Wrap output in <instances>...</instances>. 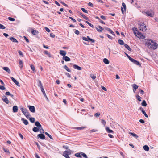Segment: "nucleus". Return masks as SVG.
I'll return each mask as SVG.
<instances>
[{
	"label": "nucleus",
	"instance_id": "obj_61",
	"mask_svg": "<svg viewBox=\"0 0 158 158\" xmlns=\"http://www.w3.org/2000/svg\"><path fill=\"white\" fill-rule=\"evenodd\" d=\"M74 33L77 35H79V31L78 30H76Z\"/></svg>",
	"mask_w": 158,
	"mask_h": 158
},
{
	"label": "nucleus",
	"instance_id": "obj_51",
	"mask_svg": "<svg viewBox=\"0 0 158 158\" xmlns=\"http://www.w3.org/2000/svg\"><path fill=\"white\" fill-rule=\"evenodd\" d=\"M137 99L139 101H141V97L138 95H137L136 96Z\"/></svg>",
	"mask_w": 158,
	"mask_h": 158
},
{
	"label": "nucleus",
	"instance_id": "obj_17",
	"mask_svg": "<svg viewBox=\"0 0 158 158\" xmlns=\"http://www.w3.org/2000/svg\"><path fill=\"white\" fill-rule=\"evenodd\" d=\"M9 39L11 40L13 42L16 43H18V41L17 40L13 37H10L9 38Z\"/></svg>",
	"mask_w": 158,
	"mask_h": 158
},
{
	"label": "nucleus",
	"instance_id": "obj_60",
	"mask_svg": "<svg viewBox=\"0 0 158 158\" xmlns=\"http://www.w3.org/2000/svg\"><path fill=\"white\" fill-rule=\"evenodd\" d=\"M98 131L96 129H93L90 131V132H94L97 131Z\"/></svg>",
	"mask_w": 158,
	"mask_h": 158
},
{
	"label": "nucleus",
	"instance_id": "obj_8",
	"mask_svg": "<svg viewBox=\"0 0 158 158\" xmlns=\"http://www.w3.org/2000/svg\"><path fill=\"white\" fill-rule=\"evenodd\" d=\"M123 7L121 8V10L123 14H124V12H126V6L125 3L124 2L122 3Z\"/></svg>",
	"mask_w": 158,
	"mask_h": 158
},
{
	"label": "nucleus",
	"instance_id": "obj_45",
	"mask_svg": "<svg viewBox=\"0 0 158 158\" xmlns=\"http://www.w3.org/2000/svg\"><path fill=\"white\" fill-rule=\"evenodd\" d=\"M44 133L45 134L47 135L51 139H53V138L52 137L51 135H50L48 134V132H45Z\"/></svg>",
	"mask_w": 158,
	"mask_h": 158
},
{
	"label": "nucleus",
	"instance_id": "obj_31",
	"mask_svg": "<svg viewBox=\"0 0 158 158\" xmlns=\"http://www.w3.org/2000/svg\"><path fill=\"white\" fill-rule=\"evenodd\" d=\"M106 130L108 133H113V131L112 130L110 129L108 127L106 128Z\"/></svg>",
	"mask_w": 158,
	"mask_h": 158
},
{
	"label": "nucleus",
	"instance_id": "obj_32",
	"mask_svg": "<svg viewBox=\"0 0 158 158\" xmlns=\"http://www.w3.org/2000/svg\"><path fill=\"white\" fill-rule=\"evenodd\" d=\"M103 61L105 64H108L109 63V61L106 58H104L103 60Z\"/></svg>",
	"mask_w": 158,
	"mask_h": 158
},
{
	"label": "nucleus",
	"instance_id": "obj_7",
	"mask_svg": "<svg viewBox=\"0 0 158 158\" xmlns=\"http://www.w3.org/2000/svg\"><path fill=\"white\" fill-rule=\"evenodd\" d=\"M71 154V152H70V150L69 151H66L63 152V155L66 158H70L69 155Z\"/></svg>",
	"mask_w": 158,
	"mask_h": 158
},
{
	"label": "nucleus",
	"instance_id": "obj_44",
	"mask_svg": "<svg viewBox=\"0 0 158 158\" xmlns=\"http://www.w3.org/2000/svg\"><path fill=\"white\" fill-rule=\"evenodd\" d=\"M64 68L68 72H70L71 70L66 65H65L64 66Z\"/></svg>",
	"mask_w": 158,
	"mask_h": 158
},
{
	"label": "nucleus",
	"instance_id": "obj_6",
	"mask_svg": "<svg viewBox=\"0 0 158 158\" xmlns=\"http://www.w3.org/2000/svg\"><path fill=\"white\" fill-rule=\"evenodd\" d=\"M139 28L140 31L143 32L145 31L147 29L146 25L143 23L139 25Z\"/></svg>",
	"mask_w": 158,
	"mask_h": 158
},
{
	"label": "nucleus",
	"instance_id": "obj_34",
	"mask_svg": "<svg viewBox=\"0 0 158 158\" xmlns=\"http://www.w3.org/2000/svg\"><path fill=\"white\" fill-rule=\"evenodd\" d=\"M89 38H90L88 36H87V37H82V39L83 40H85V41H89Z\"/></svg>",
	"mask_w": 158,
	"mask_h": 158
},
{
	"label": "nucleus",
	"instance_id": "obj_33",
	"mask_svg": "<svg viewBox=\"0 0 158 158\" xmlns=\"http://www.w3.org/2000/svg\"><path fill=\"white\" fill-rule=\"evenodd\" d=\"M129 134L131 135L132 136L135 137L136 139H137L139 136L135 133L132 132H129Z\"/></svg>",
	"mask_w": 158,
	"mask_h": 158
},
{
	"label": "nucleus",
	"instance_id": "obj_52",
	"mask_svg": "<svg viewBox=\"0 0 158 158\" xmlns=\"http://www.w3.org/2000/svg\"><path fill=\"white\" fill-rule=\"evenodd\" d=\"M6 28V27L3 25L0 24V29H4Z\"/></svg>",
	"mask_w": 158,
	"mask_h": 158
},
{
	"label": "nucleus",
	"instance_id": "obj_42",
	"mask_svg": "<svg viewBox=\"0 0 158 158\" xmlns=\"http://www.w3.org/2000/svg\"><path fill=\"white\" fill-rule=\"evenodd\" d=\"M141 105L143 106H146L147 104L145 100H143V102L141 103Z\"/></svg>",
	"mask_w": 158,
	"mask_h": 158
},
{
	"label": "nucleus",
	"instance_id": "obj_64",
	"mask_svg": "<svg viewBox=\"0 0 158 158\" xmlns=\"http://www.w3.org/2000/svg\"><path fill=\"white\" fill-rule=\"evenodd\" d=\"M65 74L69 78L71 77V75L69 73H66Z\"/></svg>",
	"mask_w": 158,
	"mask_h": 158
},
{
	"label": "nucleus",
	"instance_id": "obj_49",
	"mask_svg": "<svg viewBox=\"0 0 158 158\" xmlns=\"http://www.w3.org/2000/svg\"><path fill=\"white\" fill-rule=\"evenodd\" d=\"M81 9L84 12L86 13H88V11L86 10L85 9V8H81Z\"/></svg>",
	"mask_w": 158,
	"mask_h": 158
},
{
	"label": "nucleus",
	"instance_id": "obj_63",
	"mask_svg": "<svg viewBox=\"0 0 158 158\" xmlns=\"http://www.w3.org/2000/svg\"><path fill=\"white\" fill-rule=\"evenodd\" d=\"M24 39L26 40V41L27 43L29 42V41L28 39L26 36H24Z\"/></svg>",
	"mask_w": 158,
	"mask_h": 158
},
{
	"label": "nucleus",
	"instance_id": "obj_30",
	"mask_svg": "<svg viewBox=\"0 0 158 158\" xmlns=\"http://www.w3.org/2000/svg\"><path fill=\"white\" fill-rule=\"evenodd\" d=\"M41 91L43 93L44 95V96L47 99V100H48V99L46 95V94L45 93V92L44 91V89L42 88V89H41Z\"/></svg>",
	"mask_w": 158,
	"mask_h": 158
},
{
	"label": "nucleus",
	"instance_id": "obj_62",
	"mask_svg": "<svg viewBox=\"0 0 158 158\" xmlns=\"http://www.w3.org/2000/svg\"><path fill=\"white\" fill-rule=\"evenodd\" d=\"M88 5L89 6H90V7H93V4L92 3L90 2H89V3H88Z\"/></svg>",
	"mask_w": 158,
	"mask_h": 158
},
{
	"label": "nucleus",
	"instance_id": "obj_2",
	"mask_svg": "<svg viewBox=\"0 0 158 158\" xmlns=\"http://www.w3.org/2000/svg\"><path fill=\"white\" fill-rule=\"evenodd\" d=\"M134 33L135 36L137 37L140 39H143L145 38V36L141 33L139 32L137 30V28H135Z\"/></svg>",
	"mask_w": 158,
	"mask_h": 158
},
{
	"label": "nucleus",
	"instance_id": "obj_46",
	"mask_svg": "<svg viewBox=\"0 0 158 158\" xmlns=\"http://www.w3.org/2000/svg\"><path fill=\"white\" fill-rule=\"evenodd\" d=\"M31 69L33 71L35 72V68L34 66L33 65H31Z\"/></svg>",
	"mask_w": 158,
	"mask_h": 158
},
{
	"label": "nucleus",
	"instance_id": "obj_21",
	"mask_svg": "<svg viewBox=\"0 0 158 158\" xmlns=\"http://www.w3.org/2000/svg\"><path fill=\"white\" fill-rule=\"evenodd\" d=\"M44 53L47 55V56L49 58H50L51 57V53L49 52L47 50H45L44 52Z\"/></svg>",
	"mask_w": 158,
	"mask_h": 158
},
{
	"label": "nucleus",
	"instance_id": "obj_22",
	"mask_svg": "<svg viewBox=\"0 0 158 158\" xmlns=\"http://www.w3.org/2000/svg\"><path fill=\"white\" fill-rule=\"evenodd\" d=\"M63 59L65 60L66 61H69L70 60V59L67 56H63Z\"/></svg>",
	"mask_w": 158,
	"mask_h": 158
},
{
	"label": "nucleus",
	"instance_id": "obj_5",
	"mask_svg": "<svg viewBox=\"0 0 158 158\" xmlns=\"http://www.w3.org/2000/svg\"><path fill=\"white\" fill-rule=\"evenodd\" d=\"M75 156L79 158H81L82 156H83L84 158H88L86 155L82 152L76 153L75 154Z\"/></svg>",
	"mask_w": 158,
	"mask_h": 158
},
{
	"label": "nucleus",
	"instance_id": "obj_57",
	"mask_svg": "<svg viewBox=\"0 0 158 158\" xmlns=\"http://www.w3.org/2000/svg\"><path fill=\"white\" fill-rule=\"evenodd\" d=\"M101 122H102V124H104V125H105V124H106V121H105V120H104L102 119V121H101Z\"/></svg>",
	"mask_w": 158,
	"mask_h": 158
},
{
	"label": "nucleus",
	"instance_id": "obj_47",
	"mask_svg": "<svg viewBox=\"0 0 158 158\" xmlns=\"http://www.w3.org/2000/svg\"><path fill=\"white\" fill-rule=\"evenodd\" d=\"M3 149L4 151L5 152H6L7 153H10L8 149L5 148H3Z\"/></svg>",
	"mask_w": 158,
	"mask_h": 158
},
{
	"label": "nucleus",
	"instance_id": "obj_58",
	"mask_svg": "<svg viewBox=\"0 0 158 158\" xmlns=\"http://www.w3.org/2000/svg\"><path fill=\"white\" fill-rule=\"evenodd\" d=\"M106 35H107V36L108 37V38L110 39H112V37L110 35H109V34H106Z\"/></svg>",
	"mask_w": 158,
	"mask_h": 158
},
{
	"label": "nucleus",
	"instance_id": "obj_13",
	"mask_svg": "<svg viewBox=\"0 0 158 158\" xmlns=\"http://www.w3.org/2000/svg\"><path fill=\"white\" fill-rule=\"evenodd\" d=\"M37 137L38 138H40L41 139H45L44 135L43 134H40L38 135Z\"/></svg>",
	"mask_w": 158,
	"mask_h": 158
},
{
	"label": "nucleus",
	"instance_id": "obj_36",
	"mask_svg": "<svg viewBox=\"0 0 158 158\" xmlns=\"http://www.w3.org/2000/svg\"><path fill=\"white\" fill-rule=\"evenodd\" d=\"M124 46L128 50H129L130 51H131V49L129 47V46L127 44H124Z\"/></svg>",
	"mask_w": 158,
	"mask_h": 158
},
{
	"label": "nucleus",
	"instance_id": "obj_26",
	"mask_svg": "<svg viewBox=\"0 0 158 158\" xmlns=\"http://www.w3.org/2000/svg\"><path fill=\"white\" fill-rule=\"evenodd\" d=\"M18 111V107L17 106H14L13 107V112H16Z\"/></svg>",
	"mask_w": 158,
	"mask_h": 158
},
{
	"label": "nucleus",
	"instance_id": "obj_43",
	"mask_svg": "<svg viewBox=\"0 0 158 158\" xmlns=\"http://www.w3.org/2000/svg\"><path fill=\"white\" fill-rule=\"evenodd\" d=\"M19 64L20 65V67L22 69L23 67V62L21 60H19Z\"/></svg>",
	"mask_w": 158,
	"mask_h": 158
},
{
	"label": "nucleus",
	"instance_id": "obj_27",
	"mask_svg": "<svg viewBox=\"0 0 158 158\" xmlns=\"http://www.w3.org/2000/svg\"><path fill=\"white\" fill-rule=\"evenodd\" d=\"M79 14L82 16L85 19L87 20H89V19L88 17L85 16L82 13H80Z\"/></svg>",
	"mask_w": 158,
	"mask_h": 158
},
{
	"label": "nucleus",
	"instance_id": "obj_23",
	"mask_svg": "<svg viewBox=\"0 0 158 158\" xmlns=\"http://www.w3.org/2000/svg\"><path fill=\"white\" fill-rule=\"evenodd\" d=\"M140 110H141V111L142 112V113L144 114V116L145 117L148 118V115L145 112V111L143 110V109L142 107H140Z\"/></svg>",
	"mask_w": 158,
	"mask_h": 158
},
{
	"label": "nucleus",
	"instance_id": "obj_19",
	"mask_svg": "<svg viewBox=\"0 0 158 158\" xmlns=\"http://www.w3.org/2000/svg\"><path fill=\"white\" fill-rule=\"evenodd\" d=\"M99 29H98L97 27H96L95 28L97 30V31L99 32H101L102 30H104V29L101 26H98Z\"/></svg>",
	"mask_w": 158,
	"mask_h": 158
},
{
	"label": "nucleus",
	"instance_id": "obj_14",
	"mask_svg": "<svg viewBox=\"0 0 158 158\" xmlns=\"http://www.w3.org/2000/svg\"><path fill=\"white\" fill-rule=\"evenodd\" d=\"M28 107H29V110L32 113L35 112V109L34 106H30Z\"/></svg>",
	"mask_w": 158,
	"mask_h": 158
},
{
	"label": "nucleus",
	"instance_id": "obj_9",
	"mask_svg": "<svg viewBox=\"0 0 158 158\" xmlns=\"http://www.w3.org/2000/svg\"><path fill=\"white\" fill-rule=\"evenodd\" d=\"M35 124L36 126L38 127L39 128H41L42 130V131H40V132L44 133V130L42 129L41 127V125L40 124L39 122L38 121H36L35 123Z\"/></svg>",
	"mask_w": 158,
	"mask_h": 158
},
{
	"label": "nucleus",
	"instance_id": "obj_55",
	"mask_svg": "<svg viewBox=\"0 0 158 158\" xmlns=\"http://www.w3.org/2000/svg\"><path fill=\"white\" fill-rule=\"evenodd\" d=\"M45 29L46 30V31L48 32H49L50 31V30L48 27H45Z\"/></svg>",
	"mask_w": 158,
	"mask_h": 158
},
{
	"label": "nucleus",
	"instance_id": "obj_18",
	"mask_svg": "<svg viewBox=\"0 0 158 158\" xmlns=\"http://www.w3.org/2000/svg\"><path fill=\"white\" fill-rule=\"evenodd\" d=\"M3 69L5 71L7 72L9 74L10 73V70L8 67H3Z\"/></svg>",
	"mask_w": 158,
	"mask_h": 158
},
{
	"label": "nucleus",
	"instance_id": "obj_37",
	"mask_svg": "<svg viewBox=\"0 0 158 158\" xmlns=\"http://www.w3.org/2000/svg\"><path fill=\"white\" fill-rule=\"evenodd\" d=\"M143 148L144 150L146 151H148L149 150V148L147 145L144 146Z\"/></svg>",
	"mask_w": 158,
	"mask_h": 158
},
{
	"label": "nucleus",
	"instance_id": "obj_28",
	"mask_svg": "<svg viewBox=\"0 0 158 158\" xmlns=\"http://www.w3.org/2000/svg\"><path fill=\"white\" fill-rule=\"evenodd\" d=\"M21 120L23 122V123L25 125H27L28 124V122L27 120L23 118H22Z\"/></svg>",
	"mask_w": 158,
	"mask_h": 158
},
{
	"label": "nucleus",
	"instance_id": "obj_35",
	"mask_svg": "<svg viewBox=\"0 0 158 158\" xmlns=\"http://www.w3.org/2000/svg\"><path fill=\"white\" fill-rule=\"evenodd\" d=\"M86 127H75V129H77V130H82L85 128H86Z\"/></svg>",
	"mask_w": 158,
	"mask_h": 158
},
{
	"label": "nucleus",
	"instance_id": "obj_15",
	"mask_svg": "<svg viewBox=\"0 0 158 158\" xmlns=\"http://www.w3.org/2000/svg\"><path fill=\"white\" fill-rule=\"evenodd\" d=\"M60 55L64 56L66 54V52L65 51L60 50Z\"/></svg>",
	"mask_w": 158,
	"mask_h": 158
},
{
	"label": "nucleus",
	"instance_id": "obj_24",
	"mask_svg": "<svg viewBox=\"0 0 158 158\" xmlns=\"http://www.w3.org/2000/svg\"><path fill=\"white\" fill-rule=\"evenodd\" d=\"M73 67L74 68L77 69L78 70H80L81 69V68L78 66L76 64H74L73 65Z\"/></svg>",
	"mask_w": 158,
	"mask_h": 158
},
{
	"label": "nucleus",
	"instance_id": "obj_16",
	"mask_svg": "<svg viewBox=\"0 0 158 158\" xmlns=\"http://www.w3.org/2000/svg\"><path fill=\"white\" fill-rule=\"evenodd\" d=\"M133 90L134 92H135L136 90L138 88V86L135 84H133L132 85Z\"/></svg>",
	"mask_w": 158,
	"mask_h": 158
},
{
	"label": "nucleus",
	"instance_id": "obj_10",
	"mask_svg": "<svg viewBox=\"0 0 158 158\" xmlns=\"http://www.w3.org/2000/svg\"><path fill=\"white\" fill-rule=\"evenodd\" d=\"M10 78L13 81V82L15 83L16 84V85L19 87L20 86V85L19 83L17 81H16L14 77H11Z\"/></svg>",
	"mask_w": 158,
	"mask_h": 158
},
{
	"label": "nucleus",
	"instance_id": "obj_50",
	"mask_svg": "<svg viewBox=\"0 0 158 158\" xmlns=\"http://www.w3.org/2000/svg\"><path fill=\"white\" fill-rule=\"evenodd\" d=\"M8 19L10 21H15V19L14 18H11V17H9L8 18Z\"/></svg>",
	"mask_w": 158,
	"mask_h": 158
},
{
	"label": "nucleus",
	"instance_id": "obj_40",
	"mask_svg": "<svg viewBox=\"0 0 158 158\" xmlns=\"http://www.w3.org/2000/svg\"><path fill=\"white\" fill-rule=\"evenodd\" d=\"M118 43L120 44V45H124V42H123V41L122 40H118Z\"/></svg>",
	"mask_w": 158,
	"mask_h": 158
},
{
	"label": "nucleus",
	"instance_id": "obj_1",
	"mask_svg": "<svg viewBox=\"0 0 158 158\" xmlns=\"http://www.w3.org/2000/svg\"><path fill=\"white\" fill-rule=\"evenodd\" d=\"M145 45L150 49L155 50L158 47V44L156 42H153L151 40H148L145 42Z\"/></svg>",
	"mask_w": 158,
	"mask_h": 158
},
{
	"label": "nucleus",
	"instance_id": "obj_59",
	"mask_svg": "<svg viewBox=\"0 0 158 158\" xmlns=\"http://www.w3.org/2000/svg\"><path fill=\"white\" fill-rule=\"evenodd\" d=\"M69 19H71L73 22H76V20H75V19H74V18H73L71 17H69Z\"/></svg>",
	"mask_w": 158,
	"mask_h": 158
},
{
	"label": "nucleus",
	"instance_id": "obj_48",
	"mask_svg": "<svg viewBox=\"0 0 158 158\" xmlns=\"http://www.w3.org/2000/svg\"><path fill=\"white\" fill-rule=\"evenodd\" d=\"M85 22L88 24L89 26H90L92 28L94 27V26L93 25L91 24V23H90L89 22L87 21H85Z\"/></svg>",
	"mask_w": 158,
	"mask_h": 158
},
{
	"label": "nucleus",
	"instance_id": "obj_20",
	"mask_svg": "<svg viewBox=\"0 0 158 158\" xmlns=\"http://www.w3.org/2000/svg\"><path fill=\"white\" fill-rule=\"evenodd\" d=\"M106 30L107 31H109L110 33L112 34L113 35L115 36V34L113 32V31L110 29V28H105Z\"/></svg>",
	"mask_w": 158,
	"mask_h": 158
},
{
	"label": "nucleus",
	"instance_id": "obj_56",
	"mask_svg": "<svg viewBox=\"0 0 158 158\" xmlns=\"http://www.w3.org/2000/svg\"><path fill=\"white\" fill-rule=\"evenodd\" d=\"M100 115V113H97L95 114L94 116L96 117H97L99 116Z\"/></svg>",
	"mask_w": 158,
	"mask_h": 158
},
{
	"label": "nucleus",
	"instance_id": "obj_12",
	"mask_svg": "<svg viewBox=\"0 0 158 158\" xmlns=\"http://www.w3.org/2000/svg\"><path fill=\"white\" fill-rule=\"evenodd\" d=\"M2 99L6 104H8L9 103V101L6 96H3Z\"/></svg>",
	"mask_w": 158,
	"mask_h": 158
},
{
	"label": "nucleus",
	"instance_id": "obj_54",
	"mask_svg": "<svg viewBox=\"0 0 158 158\" xmlns=\"http://www.w3.org/2000/svg\"><path fill=\"white\" fill-rule=\"evenodd\" d=\"M5 88L3 86H0V89L2 90H4L5 89Z\"/></svg>",
	"mask_w": 158,
	"mask_h": 158
},
{
	"label": "nucleus",
	"instance_id": "obj_25",
	"mask_svg": "<svg viewBox=\"0 0 158 158\" xmlns=\"http://www.w3.org/2000/svg\"><path fill=\"white\" fill-rule=\"evenodd\" d=\"M38 85L41 88V89L42 88L44 89L41 81L40 80L38 81Z\"/></svg>",
	"mask_w": 158,
	"mask_h": 158
},
{
	"label": "nucleus",
	"instance_id": "obj_3",
	"mask_svg": "<svg viewBox=\"0 0 158 158\" xmlns=\"http://www.w3.org/2000/svg\"><path fill=\"white\" fill-rule=\"evenodd\" d=\"M20 109L22 111L23 113L26 117V118L28 119L30 117V115L28 111L26 109H24L23 108H21Z\"/></svg>",
	"mask_w": 158,
	"mask_h": 158
},
{
	"label": "nucleus",
	"instance_id": "obj_53",
	"mask_svg": "<svg viewBox=\"0 0 158 158\" xmlns=\"http://www.w3.org/2000/svg\"><path fill=\"white\" fill-rule=\"evenodd\" d=\"M90 76L93 80L95 79L96 78V76H95L94 74H91Z\"/></svg>",
	"mask_w": 158,
	"mask_h": 158
},
{
	"label": "nucleus",
	"instance_id": "obj_38",
	"mask_svg": "<svg viewBox=\"0 0 158 158\" xmlns=\"http://www.w3.org/2000/svg\"><path fill=\"white\" fill-rule=\"evenodd\" d=\"M29 118V119L30 121L32 123H34V122L35 121V119L34 118L30 117V118Z\"/></svg>",
	"mask_w": 158,
	"mask_h": 158
},
{
	"label": "nucleus",
	"instance_id": "obj_39",
	"mask_svg": "<svg viewBox=\"0 0 158 158\" xmlns=\"http://www.w3.org/2000/svg\"><path fill=\"white\" fill-rule=\"evenodd\" d=\"M32 130L33 131L35 132H38L39 130V128L36 127H34Z\"/></svg>",
	"mask_w": 158,
	"mask_h": 158
},
{
	"label": "nucleus",
	"instance_id": "obj_41",
	"mask_svg": "<svg viewBox=\"0 0 158 158\" xmlns=\"http://www.w3.org/2000/svg\"><path fill=\"white\" fill-rule=\"evenodd\" d=\"M5 94L6 95H10V96L12 98H13L14 96L12 94L10 93L9 92H7Z\"/></svg>",
	"mask_w": 158,
	"mask_h": 158
},
{
	"label": "nucleus",
	"instance_id": "obj_11",
	"mask_svg": "<svg viewBox=\"0 0 158 158\" xmlns=\"http://www.w3.org/2000/svg\"><path fill=\"white\" fill-rule=\"evenodd\" d=\"M130 61L136 65H140V64L139 61L135 60L132 58L131 60Z\"/></svg>",
	"mask_w": 158,
	"mask_h": 158
},
{
	"label": "nucleus",
	"instance_id": "obj_29",
	"mask_svg": "<svg viewBox=\"0 0 158 158\" xmlns=\"http://www.w3.org/2000/svg\"><path fill=\"white\" fill-rule=\"evenodd\" d=\"M31 33L33 35H36L38 34L39 33V32L37 30H32L31 31Z\"/></svg>",
	"mask_w": 158,
	"mask_h": 158
},
{
	"label": "nucleus",
	"instance_id": "obj_4",
	"mask_svg": "<svg viewBox=\"0 0 158 158\" xmlns=\"http://www.w3.org/2000/svg\"><path fill=\"white\" fill-rule=\"evenodd\" d=\"M143 13L145 15L150 17H153L154 15V12L151 10L144 11Z\"/></svg>",
	"mask_w": 158,
	"mask_h": 158
}]
</instances>
